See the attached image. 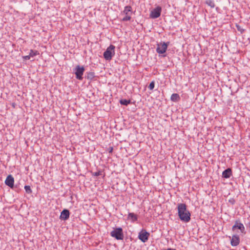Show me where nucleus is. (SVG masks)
<instances>
[{
    "instance_id": "f257e3e1",
    "label": "nucleus",
    "mask_w": 250,
    "mask_h": 250,
    "mask_svg": "<svg viewBox=\"0 0 250 250\" xmlns=\"http://www.w3.org/2000/svg\"><path fill=\"white\" fill-rule=\"evenodd\" d=\"M178 215L181 221L188 223L190 220L191 214L188 209L187 205L184 203H179L177 205Z\"/></svg>"
},
{
    "instance_id": "ddd939ff",
    "label": "nucleus",
    "mask_w": 250,
    "mask_h": 250,
    "mask_svg": "<svg viewBox=\"0 0 250 250\" xmlns=\"http://www.w3.org/2000/svg\"><path fill=\"white\" fill-rule=\"evenodd\" d=\"M232 175V171L231 168H228L225 170L222 173V177L225 178H229Z\"/></svg>"
},
{
    "instance_id": "4be33fe9",
    "label": "nucleus",
    "mask_w": 250,
    "mask_h": 250,
    "mask_svg": "<svg viewBox=\"0 0 250 250\" xmlns=\"http://www.w3.org/2000/svg\"><path fill=\"white\" fill-rule=\"evenodd\" d=\"M131 16H127V15H125V17H124L123 19L122 20V21H130L131 20Z\"/></svg>"
},
{
    "instance_id": "f3484780",
    "label": "nucleus",
    "mask_w": 250,
    "mask_h": 250,
    "mask_svg": "<svg viewBox=\"0 0 250 250\" xmlns=\"http://www.w3.org/2000/svg\"><path fill=\"white\" fill-rule=\"evenodd\" d=\"M206 3L211 8H214L215 6L214 2L213 0H207Z\"/></svg>"
},
{
    "instance_id": "f03ea898",
    "label": "nucleus",
    "mask_w": 250,
    "mask_h": 250,
    "mask_svg": "<svg viewBox=\"0 0 250 250\" xmlns=\"http://www.w3.org/2000/svg\"><path fill=\"white\" fill-rule=\"evenodd\" d=\"M115 46L111 44L104 52L103 56L104 58L107 61L111 60L112 57L115 54Z\"/></svg>"
},
{
    "instance_id": "a878e982",
    "label": "nucleus",
    "mask_w": 250,
    "mask_h": 250,
    "mask_svg": "<svg viewBox=\"0 0 250 250\" xmlns=\"http://www.w3.org/2000/svg\"><path fill=\"white\" fill-rule=\"evenodd\" d=\"M108 149H109V152L112 153L113 149L112 147H110Z\"/></svg>"
},
{
    "instance_id": "dca6fc26",
    "label": "nucleus",
    "mask_w": 250,
    "mask_h": 250,
    "mask_svg": "<svg viewBox=\"0 0 250 250\" xmlns=\"http://www.w3.org/2000/svg\"><path fill=\"white\" fill-rule=\"evenodd\" d=\"M39 52L37 50H35L33 49H31L29 53V56L30 57H34L37 55H39Z\"/></svg>"
},
{
    "instance_id": "9d476101",
    "label": "nucleus",
    "mask_w": 250,
    "mask_h": 250,
    "mask_svg": "<svg viewBox=\"0 0 250 250\" xmlns=\"http://www.w3.org/2000/svg\"><path fill=\"white\" fill-rule=\"evenodd\" d=\"M14 179L13 177L11 175H8L5 181V185L12 188L14 187Z\"/></svg>"
},
{
    "instance_id": "f8f14e48",
    "label": "nucleus",
    "mask_w": 250,
    "mask_h": 250,
    "mask_svg": "<svg viewBox=\"0 0 250 250\" xmlns=\"http://www.w3.org/2000/svg\"><path fill=\"white\" fill-rule=\"evenodd\" d=\"M132 13V9L131 6L127 5L125 7L124 10L122 12V14L127 16H130Z\"/></svg>"
},
{
    "instance_id": "423d86ee",
    "label": "nucleus",
    "mask_w": 250,
    "mask_h": 250,
    "mask_svg": "<svg viewBox=\"0 0 250 250\" xmlns=\"http://www.w3.org/2000/svg\"><path fill=\"white\" fill-rule=\"evenodd\" d=\"M162 11V8L160 6H157L153 9L150 12L149 17L151 19H156L159 17L161 15Z\"/></svg>"
},
{
    "instance_id": "5701e85b",
    "label": "nucleus",
    "mask_w": 250,
    "mask_h": 250,
    "mask_svg": "<svg viewBox=\"0 0 250 250\" xmlns=\"http://www.w3.org/2000/svg\"><path fill=\"white\" fill-rule=\"evenodd\" d=\"M154 85H155V83L154 81H152L150 83V84L148 86V88L150 90H152L154 88Z\"/></svg>"
},
{
    "instance_id": "bb28decb",
    "label": "nucleus",
    "mask_w": 250,
    "mask_h": 250,
    "mask_svg": "<svg viewBox=\"0 0 250 250\" xmlns=\"http://www.w3.org/2000/svg\"><path fill=\"white\" fill-rule=\"evenodd\" d=\"M248 227L250 229V222L248 223Z\"/></svg>"
},
{
    "instance_id": "7ed1b4c3",
    "label": "nucleus",
    "mask_w": 250,
    "mask_h": 250,
    "mask_svg": "<svg viewBox=\"0 0 250 250\" xmlns=\"http://www.w3.org/2000/svg\"><path fill=\"white\" fill-rule=\"evenodd\" d=\"M110 235L115 238L117 240H123L124 235L122 229L121 228H118L114 229V230L110 232Z\"/></svg>"
},
{
    "instance_id": "4468645a",
    "label": "nucleus",
    "mask_w": 250,
    "mask_h": 250,
    "mask_svg": "<svg viewBox=\"0 0 250 250\" xmlns=\"http://www.w3.org/2000/svg\"><path fill=\"white\" fill-rule=\"evenodd\" d=\"M181 99L179 95L177 93H173L171 95L170 100L173 102H178Z\"/></svg>"
},
{
    "instance_id": "6e6552de",
    "label": "nucleus",
    "mask_w": 250,
    "mask_h": 250,
    "mask_svg": "<svg viewBox=\"0 0 250 250\" xmlns=\"http://www.w3.org/2000/svg\"><path fill=\"white\" fill-rule=\"evenodd\" d=\"M150 233L146 230L142 231L138 235L139 239L143 242L145 243L148 240Z\"/></svg>"
},
{
    "instance_id": "412c9836",
    "label": "nucleus",
    "mask_w": 250,
    "mask_h": 250,
    "mask_svg": "<svg viewBox=\"0 0 250 250\" xmlns=\"http://www.w3.org/2000/svg\"><path fill=\"white\" fill-rule=\"evenodd\" d=\"M236 27L237 30L239 31L241 34L244 32L245 29L242 28L240 25L236 24Z\"/></svg>"
},
{
    "instance_id": "2eb2a0df",
    "label": "nucleus",
    "mask_w": 250,
    "mask_h": 250,
    "mask_svg": "<svg viewBox=\"0 0 250 250\" xmlns=\"http://www.w3.org/2000/svg\"><path fill=\"white\" fill-rule=\"evenodd\" d=\"M127 218L131 220L132 222H134L137 220L138 216L133 213L129 212L128 214Z\"/></svg>"
},
{
    "instance_id": "6ab92c4d",
    "label": "nucleus",
    "mask_w": 250,
    "mask_h": 250,
    "mask_svg": "<svg viewBox=\"0 0 250 250\" xmlns=\"http://www.w3.org/2000/svg\"><path fill=\"white\" fill-rule=\"evenodd\" d=\"M87 79L89 80H92L95 77V73L93 72H89L87 73Z\"/></svg>"
},
{
    "instance_id": "0eeeda50",
    "label": "nucleus",
    "mask_w": 250,
    "mask_h": 250,
    "mask_svg": "<svg viewBox=\"0 0 250 250\" xmlns=\"http://www.w3.org/2000/svg\"><path fill=\"white\" fill-rule=\"evenodd\" d=\"M236 229H239L242 233H245V227L239 221H236L234 225L232 227V231H234Z\"/></svg>"
},
{
    "instance_id": "b1692460",
    "label": "nucleus",
    "mask_w": 250,
    "mask_h": 250,
    "mask_svg": "<svg viewBox=\"0 0 250 250\" xmlns=\"http://www.w3.org/2000/svg\"><path fill=\"white\" fill-rule=\"evenodd\" d=\"M102 175V171H98L97 172H94L92 173V175L94 176H98Z\"/></svg>"
},
{
    "instance_id": "a211bd4d",
    "label": "nucleus",
    "mask_w": 250,
    "mask_h": 250,
    "mask_svg": "<svg viewBox=\"0 0 250 250\" xmlns=\"http://www.w3.org/2000/svg\"><path fill=\"white\" fill-rule=\"evenodd\" d=\"M131 103L130 100H127L126 99H121L120 100V103L124 105H127L128 104H129Z\"/></svg>"
},
{
    "instance_id": "39448f33",
    "label": "nucleus",
    "mask_w": 250,
    "mask_h": 250,
    "mask_svg": "<svg viewBox=\"0 0 250 250\" xmlns=\"http://www.w3.org/2000/svg\"><path fill=\"white\" fill-rule=\"evenodd\" d=\"M169 42H163L157 44V47L156 48V51L158 54H164L165 53L167 48L168 45L169 44Z\"/></svg>"
},
{
    "instance_id": "20e7f679",
    "label": "nucleus",
    "mask_w": 250,
    "mask_h": 250,
    "mask_svg": "<svg viewBox=\"0 0 250 250\" xmlns=\"http://www.w3.org/2000/svg\"><path fill=\"white\" fill-rule=\"evenodd\" d=\"M84 71V68L83 66L79 65H77L74 69V73L76 75V78L79 80H82Z\"/></svg>"
},
{
    "instance_id": "393cba45",
    "label": "nucleus",
    "mask_w": 250,
    "mask_h": 250,
    "mask_svg": "<svg viewBox=\"0 0 250 250\" xmlns=\"http://www.w3.org/2000/svg\"><path fill=\"white\" fill-rule=\"evenodd\" d=\"M22 58L24 60L27 61V60H30L31 57H30V56H29V55H27V56H23Z\"/></svg>"
},
{
    "instance_id": "1a4fd4ad",
    "label": "nucleus",
    "mask_w": 250,
    "mask_h": 250,
    "mask_svg": "<svg viewBox=\"0 0 250 250\" xmlns=\"http://www.w3.org/2000/svg\"><path fill=\"white\" fill-rule=\"evenodd\" d=\"M230 239V244L232 246L236 247L240 243V238L237 235H233L232 237L229 236Z\"/></svg>"
},
{
    "instance_id": "aec40b11",
    "label": "nucleus",
    "mask_w": 250,
    "mask_h": 250,
    "mask_svg": "<svg viewBox=\"0 0 250 250\" xmlns=\"http://www.w3.org/2000/svg\"><path fill=\"white\" fill-rule=\"evenodd\" d=\"M24 189L26 192L28 194H31L32 192V190L30 188V186L26 185L24 186Z\"/></svg>"
},
{
    "instance_id": "9b49d317",
    "label": "nucleus",
    "mask_w": 250,
    "mask_h": 250,
    "mask_svg": "<svg viewBox=\"0 0 250 250\" xmlns=\"http://www.w3.org/2000/svg\"><path fill=\"white\" fill-rule=\"evenodd\" d=\"M70 212L68 209H64L61 213L60 219L62 220H66L69 218Z\"/></svg>"
}]
</instances>
